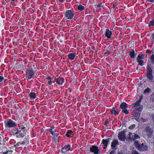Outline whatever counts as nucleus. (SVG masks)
<instances>
[{
    "instance_id": "864d4df0",
    "label": "nucleus",
    "mask_w": 154,
    "mask_h": 154,
    "mask_svg": "<svg viewBox=\"0 0 154 154\" xmlns=\"http://www.w3.org/2000/svg\"><path fill=\"white\" fill-rule=\"evenodd\" d=\"M151 52V51H150V50H147L146 51V53H148L149 54H150Z\"/></svg>"
},
{
    "instance_id": "7ed1b4c3",
    "label": "nucleus",
    "mask_w": 154,
    "mask_h": 154,
    "mask_svg": "<svg viewBox=\"0 0 154 154\" xmlns=\"http://www.w3.org/2000/svg\"><path fill=\"white\" fill-rule=\"evenodd\" d=\"M4 124L6 129H8L11 128H14L17 125V123L14 120L8 119L4 122Z\"/></svg>"
},
{
    "instance_id": "c85d7f7f",
    "label": "nucleus",
    "mask_w": 154,
    "mask_h": 154,
    "mask_svg": "<svg viewBox=\"0 0 154 154\" xmlns=\"http://www.w3.org/2000/svg\"><path fill=\"white\" fill-rule=\"evenodd\" d=\"M13 151V150H8L5 152H1L0 154H12Z\"/></svg>"
},
{
    "instance_id": "f8f14e48",
    "label": "nucleus",
    "mask_w": 154,
    "mask_h": 154,
    "mask_svg": "<svg viewBox=\"0 0 154 154\" xmlns=\"http://www.w3.org/2000/svg\"><path fill=\"white\" fill-rule=\"evenodd\" d=\"M125 131H121L118 134L119 139L121 141H124L125 139Z\"/></svg>"
},
{
    "instance_id": "39448f33",
    "label": "nucleus",
    "mask_w": 154,
    "mask_h": 154,
    "mask_svg": "<svg viewBox=\"0 0 154 154\" xmlns=\"http://www.w3.org/2000/svg\"><path fill=\"white\" fill-rule=\"evenodd\" d=\"M26 77L27 80H30L34 77L35 72L32 68H29L26 69Z\"/></svg>"
},
{
    "instance_id": "c03bdc74",
    "label": "nucleus",
    "mask_w": 154,
    "mask_h": 154,
    "mask_svg": "<svg viewBox=\"0 0 154 154\" xmlns=\"http://www.w3.org/2000/svg\"><path fill=\"white\" fill-rule=\"evenodd\" d=\"M46 79L48 80H52L53 78L50 76H47L46 78Z\"/></svg>"
},
{
    "instance_id": "7c9ffc66",
    "label": "nucleus",
    "mask_w": 154,
    "mask_h": 154,
    "mask_svg": "<svg viewBox=\"0 0 154 154\" xmlns=\"http://www.w3.org/2000/svg\"><path fill=\"white\" fill-rule=\"evenodd\" d=\"M140 103L139 102L136 101L135 103H132L131 106H132V108L135 107H137V106L140 105Z\"/></svg>"
},
{
    "instance_id": "680f3d73",
    "label": "nucleus",
    "mask_w": 154,
    "mask_h": 154,
    "mask_svg": "<svg viewBox=\"0 0 154 154\" xmlns=\"http://www.w3.org/2000/svg\"><path fill=\"white\" fill-rule=\"evenodd\" d=\"M149 1L150 2L152 3L153 2V1H154V0H149Z\"/></svg>"
},
{
    "instance_id": "9d476101",
    "label": "nucleus",
    "mask_w": 154,
    "mask_h": 154,
    "mask_svg": "<svg viewBox=\"0 0 154 154\" xmlns=\"http://www.w3.org/2000/svg\"><path fill=\"white\" fill-rule=\"evenodd\" d=\"M55 80L57 84L59 85H62L64 82L65 79L63 77L60 76L57 78H55Z\"/></svg>"
},
{
    "instance_id": "412c9836",
    "label": "nucleus",
    "mask_w": 154,
    "mask_h": 154,
    "mask_svg": "<svg viewBox=\"0 0 154 154\" xmlns=\"http://www.w3.org/2000/svg\"><path fill=\"white\" fill-rule=\"evenodd\" d=\"M116 108L113 107L112 109H111V110L110 112V113L111 114H114L115 116H116V115H118V112L116 110Z\"/></svg>"
},
{
    "instance_id": "ea45409f",
    "label": "nucleus",
    "mask_w": 154,
    "mask_h": 154,
    "mask_svg": "<svg viewBox=\"0 0 154 154\" xmlns=\"http://www.w3.org/2000/svg\"><path fill=\"white\" fill-rule=\"evenodd\" d=\"M4 139V138L3 136L2 135H0V144H2V142Z\"/></svg>"
},
{
    "instance_id": "20e7f679",
    "label": "nucleus",
    "mask_w": 154,
    "mask_h": 154,
    "mask_svg": "<svg viewBox=\"0 0 154 154\" xmlns=\"http://www.w3.org/2000/svg\"><path fill=\"white\" fill-rule=\"evenodd\" d=\"M75 14L73 10H66L64 14V18L66 20H72L75 17Z\"/></svg>"
},
{
    "instance_id": "a211bd4d",
    "label": "nucleus",
    "mask_w": 154,
    "mask_h": 154,
    "mask_svg": "<svg viewBox=\"0 0 154 154\" xmlns=\"http://www.w3.org/2000/svg\"><path fill=\"white\" fill-rule=\"evenodd\" d=\"M136 54L137 53H135V52L134 48L133 49H132L131 50L129 55L131 58L132 59H134Z\"/></svg>"
},
{
    "instance_id": "6e6d98bb",
    "label": "nucleus",
    "mask_w": 154,
    "mask_h": 154,
    "mask_svg": "<svg viewBox=\"0 0 154 154\" xmlns=\"http://www.w3.org/2000/svg\"><path fill=\"white\" fill-rule=\"evenodd\" d=\"M116 110L118 112V114H119V113L120 112V111L119 110V109H117V108H116Z\"/></svg>"
},
{
    "instance_id": "4468645a",
    "label": "nucleus",
    "mask_w": 154,
    "mask_h": 154,
    "mask_svg": "<svg viewBox=\"0 0 154 154\" xmlns=\"http://www.w3.org/2000/svg\"><path fill=\"white\" fill-rule=\"evenodd\" d=\"M112 140L111 138H108L106 139H103L102 140V143L103 146V149H105L107 148L109 141Z\"/></svg>"
},
{
    "instance_id": "f704fd0d",
    "label": "nucleus",
    "mask_w": 154,
    "mask_h": 154,
    "mask_svg": "<svg viewBox=\"0 0 154 154\" xmlns=\"http://www.w3.org/2000/svg\"><path fill=\"white\" fill-rule=\"evenodd\" d=\"M148 25L149 26H152L154 25V20L153 19L149 22Z\"/></svg>"
},
{
    "instance_id": "473e14b6",
    "label": "nucleus",
    "mask_w": 154,
    "mask_h": 154,
    "mask_svg": "<svg viewBox=\"0 0 154 154\" xmlns=\"http://www.w3.org/2000/svg\"><path fill=\"white\" fill-rule=\"evenodd\" d=\"M103 6V5L102 3H98L97 5H95V6H96V7L97 8L100 9Z\"/></svg>"
},
{
    "instance_id": "2eb2a0df",
    "label": "nucleus",
    "mask_w": 154,
    "mask_h": 154,
    "mask_svg": "<svg viewBox=\"0 0 154 154\" xmlns=\"http://www.w3.org/2000/svg\"><path fill=\"white\" fill-rule=\"evenodd\" d=\"M137 147V149L140 151H144L147 150V146L146 145H144L143 143L141 144H138Z\"/></svg>"
},
{
    "instance_id": "3c124183",
    "label": "nucleus",
    "mask_w": 154,
    "mask_h": 154,
    "mask_svg": "<svg viewBox=\"0 0 154 154\" xmlns=\"http://www.w3.org/2000/svg\"><path fill=\"white\" fill-rule=\"evenodd\" d=\"M132 113H138V110L136 107L133 111Z\"/></svg>"
},
{
    "instance_id": "338daca9",
    "label": "nucleus",
    "mask_w": 154,
    "mask_h": 154,
    "mask_svg": "<svg viewBox=\"0 0 154 154\" xmlns=\"http://www.w3.org/2000/svg\"><path fill=\"white\" fill-rule=\"evenodd\" d=\"M19 122L22 121V119L21 120H19Z\"/></svg>"
},
{
    "instance_id": "2f4dec72",
    "label": "nucleus",
    "mask_w": 154,
    "mask_h": 154,
    "mask_svg": "<svg viewBox=\"0 0 154 154\" xmlns=\"http://www.w3.org/2000/svg\"><path fill=\"white\" fill-rule=\"evenodd\" d=\"M106 50L107 51L106 52H105L104 53V54L105 55V56H107L109 55L111 53L109 51V49L108 48H107Z\"/></svg>"
},
{
    "instance_id": "f03ea898",
    "label": "nucleus",
    "mask_w": 154,
    "mask_h": 154,
    "mask_svg": "<svg viewBox=\"0 0 154 154\" xmlns=\"http://www.w3.org/2000/svg\"><path fill=\"white\" fill-rule=\"evenodd\" d=\"M153 68H152L151 64L147 63L146 66V76L149 81L151 82H154L153 76L152 74Z\"/></svg>"
},
{
    "instance_id": "c756f323",
    "label": "nucleus",
    "mask_w": 154,
    "mask_h": 154,
    "mask_svg": "<svg viewBox=\"0 0 154 154\" xmlns=\"http://www.w3.org/2000/svg\"><path fill=\"white\" fill-rule=\"evenodd\" d=\"M150 64H154V54H152L150 57Z\"/></svg>"
},
{
    "instance_id": "49530a36",
    "label": "nucleus",
    "mask_w": 154,
    "mask_h": 154,
    "mask_svg": "<svg viewBox=\"0 0 154 154\" xmlns=\"http://www.w3.org/2000/svg\"><path fill=\"white\" fill-rule=\"evenodd\" d=\"M142 99V96H140V98H139V100H137V102H139V103H140V102L141 101Z\"/></svg>"
},
{
    "instance_id": "09e8293b",
    "label": "nucleus",
    "mask_w": 154,
    "mask_h": 154,
    "mask_svg": "<svg viewBox=\"0 0 154 154\" xmlns=\"http://www.w3.org/2000/svg\"><path fill=\"white\" fill-rule=\"evenodd\" d=\"M52 80H49L48 81V84L49 85H51L52 84V83H53L52 81Z\"/></svg>"
},
{
    "instance_id": "6e6552de",
    "label": "nucleus",
    "mask_w": 154,
    "mask_h": 154,
    "mask_svg": "<svg viewBox=\"0 0 154 154\" xmlns=\"http://www.w3.org/2000/svg\"><path fill=\"white\" fill-rule=\"evenodd\" d=\"M146 136L149 138L152 135L153 130L150 127L148 126L146 127L144 129Z\"/></svg>"
},
{
    "instance_id": "4c0bfd02",
    "label": "nucleus",
    "mask_w": 154,
    "mask_h": 154,
    "mask_svg": "<svg viewBox=\"0 0 154 154\" xmlns=\"http://www.w3.org/2000/svg\"><path fill=\"white\" fill-rule=\"evenodd\" d=\"M122 112H124L125 114H128L129 113V110H128L126 109L122 110Z\"/></svg>"
},
{
    "instance_id": "aec40b11",
    "label": "nucleus",
    "mask_w": 154,
    "mask_h": 154,
    "mask_svg": "<svg viewBox=\"0 0 154 154\" xmlns=\"http://www.w3.org/2000/svg\"><path fill=\"white\" fill-rule=\"evenodd\" d=\"M67 56L69 59L70 60H73L75 59L76 55L74 53H71L69 54Z\"/></svg>"
},
{
    "instance_id": "5fc2aeb1",
    "label": "nucleus",
    "mask_w": 154,
    "mask_h": 154,
    "mask_svg": "<svg viewBox=\"0 0 154 154\" xmlns=\"http://www.w3.org/2000/svg\"><path fill=\"white\" fill-rule=\"evenodd\" d=\"M59 1L62 3H63L65 1V0H59Z\"/></svg>"
},
{
    "instance_id": "8fccbe9b",
    "label": "nucleus",
    "mask_w": 154,
    "mask_h": 154,
    "mask_svg": "<svg viewBox=\"0 0 154 154\" xmlns=\"http://www.w3.org/2000/svg\"><path fill=\"white\" fill-rule=\"evenodd\" d=\"M116 152L115 150H112L110 152L109 154H115Z\"/></svg>"
},
{
    "instance_id": "052dcab7",
    "label": "nucleus",
    "mask_w": 154,
    "mask_h": 154,
    "mask_svg": "<svg viewBox=\"0 0 154 154\" xmlns=\"http://www.w3.org/2000/svg\"><path fill=\"white\" fill-rule=\"evenodd\" d=\"M12 2H17L18 0H11Z\"/></svg>"
},
{
    "instance_id": "bb28decb",
    "label": "nucleus",
    "mask_w": 154,
    "mask_h": 154,
    "mask_svg": "<svg viewBox=\"0 0 154 154\" xmlns=\"http://www.w3.org/2000/svg\"><path fill=\"white\" fill-rule=\"evenodd\" d=\"M14 146L17 149H18L20 147H22V144H21L20 142H19L16 143V142H14Z\"/></svg>"
},
{
    "instance_id": "423d86ee",
    "label": "nucleus",
    "mask_w": 154,
    "mask_h": 154,
    "mask_svg": "<svg viewBox=\"0 0 154 154\" xmlns=\"http://www.w3.org/2000/svg\"><path fill=\"white\" fill-rule=\"evenodd\" d=\"M71 146L70 144L67 145H65L63 147L61 150V153L64 154H67L69 153V152L71 151Z\"/></svg>"
},
{
    "instance_id": "ddd939ff",
    "label": "nucleus",
    "mask_w": 154,
    "mask_h": 154,
    "mask_svg": "<svg viewBox=\"0 0 154 154\" xmlns=\"http://www.w3.org/2000/svg\"><path fill=\"white\" fill-rule=\"evenodd\" d=\"M90 150L91 152L94 153V154H98L99 151L98 147L95 145L91 147L90 148Z\"/></svg>"
},
{
    "instance_id": "e2e57ef3",
    "label": "nucleus",
    "mask_w": 154,
    "mask_h": 154,
    "mask_svg": "<svg viewBox=\"0 0 154 154\" xmlns=\"http://www.w3.org/2000/svg\"><path fill=\"white\" fill-rule=\"evenodd\" d=\"M125 124H126L125 123H122V125H123H123L125 126Z\"/></svg>"
},
{
    "instance_id": "5701e85b",
    "label": "nucleus",
    "mask_w": 154,
    "mask_h": 154,
    "mask_svg": "<svg viewBox=\"0 0 154 154\" xmlns=\"http://www.w3.org/2000/svg\"><path fill=\"white\" fill-rule=\"evenodd\" d=\"M29 99L31 100H34L36 97V94L34 92H31L29 94Z\"/></svg>"
},
{
    "instance_id": "69168bd1",
    "label": "nucleus",
    "mask_w": 154,
    "mask_h": 154,
    "mask_svg": "<svg viewBox=\"0 0 154 154\" xmlns=\"http://www.w3.org/2000/svg\"><path fill=\"white\" fill-rule=\"evenodd\" d=\"M136 69L138 70V67L137 66V68H136Z\"/></svg>"
},
{
    "instance_id": "f3484780",
    "label": "nucleus",
    "mask_w": 154,
    "mask_h": 154,
    "mask_svg": "<svg viewBox=\"0 0 154 154\" xmlns=\"http://www.w3.org/2000/svg\"><path fill=\"white\" fill-rule=\"evenodd\" d=\"M140 113H132V115L134 117V119L137 121H139V117Z\"/></svg>"
},
{
    "instance_id": "4be33fe9",
    "label": "nucleus",
    "mask_w": 154,
    "mask_h": 154,
    "mask_svg": "<svg viewBox=\"0 0 154 154\" xmlns=\"http://www.w3.org/2000/svg\"><path fill=\"white\" fill-rule=\"evenodd\" d=\"M21 144L22 145L26 146L29 143V140L26 137H25L23 141H20Z\"/></svg>"
},
{
    "instance_id": "1a4fd4ad",
    "label": "nucleus",
    "mask_w": 154,
    "mask_h": 154,
    "mask_svg": "<svg viewBox=\"0 0 154 154\" xmlns=\"http://www.w3.org/2000/svg\"><path fill=\"white\" fill-rule=\"evenodd\" d=\"M119 145V141L117 139H114L111 143V146L113 150H115L117 149V146Z\"/></svg>"
},
{
    "instance_id": "dca6fc26",
    "label": "nucleus",
    "mask_w": 154,
    "mask_h": 154,
    "mask_svg": "<svg viewBox=\"0 0 154 154\" xmlns=\"http://www.w3.org/2000/svg\"><path fill=\"white\" fill-rule=\"evenodd\" d=\"M112 32L109 29H106L105 33V36L108 38H110L112 35Z\"/></svg>"
},
{
    "instance_id": "a18cd8bd",
    "label": "nucleus",
    "mask_w": 154,
    "mask_h": 154,
    "mask_svg": "<svg viewBox=\"0 0 154 154\" xmlns=\"http://www.w3.org/2000/svg\"><path fill=\"white\" fill-rule=\"evenodd\" d=\"M132 154H139L136 150H133L132 152Z\"/></svg>"
},
{
    "instance_id": "0e129e2a",
    "label": "nucleus",
    "mask_w": 154,
    "mask_h": 154,
    "mask_svg": "<svg viewBox=\"0 0 154 154\" xmlns=\"http://www.w3.org/2000/svg\"><path fill=\"white\" fill-rule=\"evenodd\" d=\"M124 122H127V121L125 119H124Z\"/></svg>"
},
{
    "instance_id": "6ab92c4d",
    "label": "nucleus",
    "mask_w": 154,
    "mask_h": 154,
    "mask_svg": "<svg viewBox=\"0 0 154 154\" xmlns=\"http://www.w3.org/2000/svg\"><path fill=\"white\" fill-rule=\"evenodd\" d=\"M85 7L82 5H79L77 7L78 11L80 12H83L85 11Z\"/></svg>"
},
{
    "instance_id": "0eeeda50",
    "label": "nucleus",
    "mask_w": 154,
    "mask_h": 154,
    "mask_svg": "<svg viewBox=\"0 0 154 154\" xmlns=\"http://www.w3.org/2000/svg\"><path fill=\"white\" fill-rule=\"evenodd\" d=\"M55 128V126L53 125L50 128L48 129L49 131L51 133V134L53 136V139L54 140V141L56 142L57 140V138L58 136V134L56 133H54L53 131H52L53 129Z\"/></svg>"
},
{
    "instance_id": "bf43d9fd",
    "label": "nucleus",
    "mask_w": 154,
    "mask_h": 154,
    "mask_svg": "<svg viewBox=\"0 0 154 154\" xmlns=\"http://www.w3.org/2000/svg\"><path fill=\"white\" fill-rule=\"evenodd\" d=\"M52 131H53L54 133H55L57 131L56 130L54 129H53Z\"/></svg>"
},
{
    "instance_id": "13d9d810",
    "label": "nucleus",
    "mask_w": 154,
    "mask_h": 154,
    "mask_svg": "<svg viewBox=\"0 0 154 154\" xmlns=\"http://www.w3.org/2000/svg\"><path fill=\"white\" fill-rule=\"evenodd\" d=\"M117 154H123V152H122L121 151H119L118 152Z\"/></svg>"
},
{
    "instance_id": "cd10ccee",
    "label": "nucleus",
    "mask_w": 154,
    "mask_h": 154,
    "mask_svg": "<svg viewBox=\"0 0 154 154\" xmlns=\"http://www.w3.org/2000/svg\"><path fill=\"white\" fill-rule=\"evenodd\" d=\"M145 58V56L143 54H139L137 56L136 60H142Z\"/></svg>"
},
{
    "instance_id": "72a5a7b5",
    "label": "nucleus",
    "mask_w": 154,
    "mask_h": 154,
    "mask_svg": "<svg viewBox=\"0 0 154 154\" xmlns=\"http://www.w3.org/2000/svg\"><path fill=\"white\" fill-rule=\"evenodd\" d=\"M137 62L138 63V65H140L141 66H143L144 65V61L142 60H137Z\"/></svg>"
},
{
    "instance_id": "a19ab883",
    "label": "nucleus",
    "mask_w": 154,
    "mask_h": 154,
    "mask_svg": "<svg viewBox=\"0 0 154 154\" xmlns=\"http://www.w3.org/2000/svg\"><path fill=\"white\" fill-rule=\"evenodd\" d=\"M134 144H135V146L138 149V144H140L138 142L137 140H135L134 141Z\"/></svg>"
},
{
    "instance_id": "a878e982",
    "label": "nucleus",
    "mask_w": 154,
    "mask_h": 154,
    "mask_svg": "<svg viewBox=\"0 0 154 154\" xmlns=\"http://www.w3.org/2000/svg\"><path fill=\"white\" fill-rule=\"evenodd\" d=\"M73 132L71 130H68L67 131V133L66 134L65 136L68 138H70V135L72 134Z\"/></svg>"
},
{
    "instance_id": "4d7b16f0",
    "label": "nucleus",
    "mask_w": 154,
    "mask_h": 154,
    "mask_svg": "<svg viewBox=\"0 0 154 154\" xmlns=\"http://www.w3.org/2000/svg\"><path fill=\"white\" fill-rule=\"evenodd\" d=\"M105 16H102L101 17V18L103 19L104 20H105Z\"/></svg>"
},
{
    "instance_id": "b1692460",
    "label": "nucleus",
    "mask_w": 154,
    "mask_h": 154,
    "mask_svg": "<svg viewBox=\"0 0 154 154\" xmlns=\"http://www.w3.org/2000/svg\"><path fill=\"white\" fill-rule=\"evenodd\" d=\"M127 107L128 104L125 102H123L120 105V108L122 110L126 109Z\"/></svg>"
},
{
    "instance_id": "58836bf2",
    "label": "nucleus",
    "mask_w": 154,
    "mask_h": 154,
    "mask_svg": "<svg viewBox=\"0 0 154 154\" xmlns=\"http://www.w3.org/2000/svg\"><path fill=\"white\" fill-rule=\"evenodd\" d=\"M138 110V113L140 112V113L142 111V107H141L140 106H139L136 107Z\"/></svg>"
},
{
    "instance_id": "393cba45",
    "label": "nucleus",
    "mask_w": 154,
    "mask_h": 154,
    "mask_svg": "<svg viewBox=\"0 0 154 154\" xmlns=\"http://www.w3.org/2000/svg\"><path fill=\"white\" fill-rule=\"evenodd\" d=\"M17 129L16 128L15 129H12L10 131V133L11 135H18V134L17 132Z\"/></svg>"
},
{
    "instance_id": "9b49d317",
    "label": "nucleus",
    "mask_w": 154,
    "mask_h": 154,
    "mask_svg": "<svg viewBox=\"0 0 154 154\" xmlns=\"http://www.w3.org/2000/svg\"><path fill=\"white\" fill-rule=\"evenodd\" d=\"M132 134V133L130 132H129L128 134L129 137L128 138L130 140L134 141L136 140L140 139V136L136 134H135L134 136H132L131 137V136Z\"/></svg>"
},
{
    "instance_id": "603ef678",
    "label": "nucleus",
    "mask_w": 154,
    "mask_h": 154,
    "mask_svg": "<svg viewBox=\"0 0 154 154\" xmlns=\"http://www.w3.org/2000/svg\"><path fill=\"white\" fill-rule=\"evenodd\" d=\"M152 38L151 39L152 40V41L154 42V32L152 34Z\"/></svg>"
},
{
    "instance_id": "c9c22d12",
    "label": "nucleus",
    "mask_w": 154,
    "mask_h": 154,
    "mask_svg": "<svg viewBox=\"0 0 154 154\" xmlns=\"http://www.w3.org/2000/svg\"><path fill=\"white\" fill-rule=\"evenodd\" d=\"M151 90L150 88H147L145 89L144 91V93L146 94L149 92Z\"/></svg>"
},
{
    "instance_id": "37998d69",
    "label": "nucleus",
    "mask_w": 154,
    "mask_h": 154,
    "mask_svg": "<svg viewBox=\"0 0 154 154\" xmlns=\"http://www.w3.org/2000/svg\"><path fill=\"white\" fill-rule=\"evenodd\" d=\"M31 66L32 67H33L34 69H36L37 68V67L36 66L35 67V64L33 62L31 63Z\"/></svg>"
},
{
    "instance_id": "f257e3e1",
    "label": "nucleus",
    "mask_w": 154,
    "mask_h": 154,
    "mask_svg": "<svg viewBox=\"0 0 154 154\" xmlns=\"http://www.w3.org/2000/svg\"><path fill=\"white\" fill-rule=\"evenodd\" d=\"M16 128L18 134V135L16 136L18 138H23L25 137L29 129L27 125L25 124L21 125L18 124Z\"/></svg>"
},
{
    "instance_id": "de8ad7c7",
    "label": "nucleus",
    "mask_w": 154,
    "mask_h": 154,
    "mask_svg": "<svg viewBox=\"0 0 154 154\" xmlns=\"http://www.w3.org/2000/svg\"><path fill=\"white\" fill-rule=\"evenodd\" d=\"M4 77L0 75V82H1L4 79Z\"/></svg>"
},
{
    "instance_id": "e433bc0d",
    "label": "nucleus",
    "mask_w": 154,
    "mask_h": 154,
    "mask_svg": "<svg viewBox=\"0 0 154 154\" xmlns=\"http://www.w3.org/2000/svg\"><path fill=\"white\" fill-rule=\"evenodd\" d=\"M136 127V125L135 124H133L131 125L130 126L128 127V128L129 129L132 130L134 128Z\"/></svg>"
},
{
    "instance_id": "79ce46f5",
    "label": "nucleus",
    "mask_w": 154,
    "mask_h": 154,
    "mask_svg": "<svg viewBox=\"0 0 154 154\" xmlns=\"http://www.w3.org/2000/svg\"><path fill=\"white\" fill-rule=\"evenodd\" d=\"M111 123V121H108L107 120H106L105 122V124L104 125L106 126H107V125L108 123Z\"/></svg>"
},
{
    "instance_id": "774afa93",
    "label": "nucleus",
    "mask_w": 154,
    "mask_h": 154,
    "mask_svg": "<svg viewBox=\"0 0 154 154\" xmlns=\"http://www.w3.org/2000/svg\"><path fill=\"white\" fill-rule=\"evenodd\" d=\"M106 20H107V19H106L104 21L106 22Z\"/></svg>"
}]
</instances>
